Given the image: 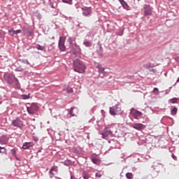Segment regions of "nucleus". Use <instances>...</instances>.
Wrapping results in <instances>:
<instances>
[{"label":"nucleus","mask_w":179,"mask_h":179,"mask_svg":"<svg viewBox=\"0 0 179 179\" xmlns=\"http://www.w3.org/2000/svg\"><path fill=\"white\" fill-rule=\"evenodd\" d=\"M73 68L75 72H78V73H85L86 71L85 63L78 59L73 60Z\"/></svg>","instance_id":"obj_1"},{"label":"nucleus","mask_w":179,"mask_h":179,"mask_svg":"<svg viewBox=\"0 0 179 179\" xmlns=\"http://www.w3.org/2000/svg\"><path fill=\"white\" fill-rule=\"evenodd\" d=\"M113 132H114V125L106 127L103 129V132L101 134L103 139L113 138Z\"/></svg>","instance_id":"obj_2"},{"label":"nucleus","mask_w":179,"mask_h":179,"mask_svg":"<svg viewBox=\"0 0 179 179\" xmlns=\"http://www.w3.org/2000/svg\"><path fill=\"white\" fill-rule=\"evenodd\" d=\"M3 78L8 85H10V86H12L13 85V83H15L16 77L15 76V75L13 74L5 73L3 75Z\"/></svg>","instance_id":"obj_3"},{"label":"nucleus","mask_w":179,"mask_h":179,"mask_svg":"<svg viewBox=\"0 0 179 179\" xmlns=\"http://www.w3.org/2000/svg\"><path fill=\"white\" fill-rule=\"evenodd\" d=\"M109 113L110 115H118L121 114V107L120 105H115L109 108Z\"/></svg>","instance_id":"obj_4"},{"label":"nucleus","mask_w":179,"mask_h":179,"mask_svg":"<svg viewBox=\"0 0 179 179\" xmlns=\"http://www.w3.org/2000/svg\"><path fill=\"white\" fill-rule=\"evenodd\" d=\"M94 65L96 68H97L100 78H104L106 76V71H104V68L101 66V64L99 62H94Z\"/></svg>","instance_id":"obj_5"},{"label":"nucleus","mask_w":179,"mask_h":179,"mask_svg":"<svg viewBox=\"0 0 179 179\" xmlns=\"http://www.w3.org/2000/svg\"><path fill=\"white\" fill-rule=\"evenodd\" d=\"M27 110L28 114H30V115H33L36 114V111H38V106L36 105L35 103H31L30 106H27Z\"/></svg>","instance_id":"obj_6"},{"label":"nucleus","mask_w":179,"mask_h":179,"mask_svg":"<svg viewBox=\"0 0 179 179\" xmlns=\"http://www.w3.org/2000/svg\"><path fill=\"white\" fill-rule=\"evenodd\" d=\"M12 125L13 127H16L17 128H20V129H22L23 127H24V124H23V121H22V120L19 117H16L15 120H13Z\"/></svg>","instance_id":"obj_7"},{"label":"nucleus","mask_w":179,"mask_h":179,"mask_svg":"<svg viewBox=\"0 0 179 179\" xmlns=\"http://www.w3.org/2000/svg\"><path fill=\"white\" fill-rule=\"evenodd\" d=\"M130 113L134 118H136V120H138V118H139V117H142V115H143L142 112H141L134 108H132L131 109Z\"/></svg>","instance_id":"obj_8"},{"label":"nucleus","mask_w":179,"mask_h":179,"mask_svg":"<svg viewBox=\"0 0 179 179\" xmlns=\"http://www.w3.org/2000/svg\"><path fill=\"white\" fill-rule=\"evenodd\" d=\"M58 47L60 51H65L66 50V47H65V39H62V37H59Z\"/></svg>","instance_id":"obj_9"},{"label":"nucleus","mask_w":179,"mask_h":179,"mask_svg":"<svg viewBox=\"0 0 179 179\" xmlns=\"http://www.w3.org/2000/svg\"><path fill=\"white\" fill-rule=\"evenodd\" d=\"M22 31H23V34H25V36H33V30L29 27H27V26L23 27Z\"/></svg>","instance_id":"obj_10"},{"label":"nucleus","mask_w":179,"mask_h":179,"mask_svg":"<svg viewBox=\"0 0 179 179\" xmlns=\"http://www.w3.org/2000/svg\"><path fill=\"white\" fill-rule=\"evenodd\" d=\"M131 127L134 129H137V131H142L146 128V126L142 123H134Z\"/></svg>","instance_id":"obj_11"},{"label":"nucleus","mask_w":179,"mask_h":179,"mask_svg":"<svg viewBox=\"0 0 179 179\" xmlns=\"http://www.w3.org/2000/svg\"><path fill=\"white\" fill-rule=\"evenodd\" d=\"M83 16H91L92 15V8L91 7H84L82 8Z\"/></svg>","instance_id":"obj_12"},{"label":"nucleus","mask_w":179,"mask_h":179,"mask_svg":"<svg viewBox=\"0 0 179 179\" xmlns=\"http://www.w3.org/2000/svg\"><path fill=\"white\" fill-rule=\"evenodd\" d=\"M89 37H90V36L87 35L85 36V38L83 41V45H85V47H87V48L92 47V41L87 40V38H89Z\"/></svg>","instance_id":"obj_13"},{"label":"nucleus","mask_w":179,"mask_h":179,"mask_svg":"<svg viewBox=\"0 0 179 179\" xmlns=\"http://www.w3.org/2000/svg\"><path fill=\"white\" fill-rule=\"evenodd\" d=\"M145 15H151L152 14V10H150V6L148 4H145L143 6Z\"/></svg>","instance_id":"obj_14"},{"label":"nucleus","mask_w":179,"mask_h":179,"mask_svg":"<svg viewBox=\"0 0 179 179\" xmlns=\"http://www.w3.org/2000/svg\"><path fill=\"white\" fill-rule=\"evenodd\" d=\"M33 146V143L31 142H25L23 143L22 149L24 150H26L29 149V148H31Z\"/></svg>","instance_id":"obj_15"},{"label":"nucleus","mask_w":179,"mask_h":179,"mask_svg":"<svg viewBox=\"0 0 179 179\" xmlns=\"http://www.w3.org/2000/svg\"><path fill=\"white\" fill-rule=\"evenodd\" d=\"M10 154L12 156H14L15 157V160H17V162H20V159L16 156V153H17V148H13L10 150Z\"/></svg>","instance_id":"obj_16"},{"label":"nucleus","mask_w":179,"mask_h":179,"mask_svg":"<svg viewBox=\"0 0 179 179\" xmlns=\"http://www.w3.org/2000/svg\"><path fill=\"white\" fill-rule=\"evenodd\" d=\"M20 33H22L21 29H17L16 31L13 29L8 30V34H10V36H12L13 37L15 36V34H19Z\"/></svg>","instance_id":"obj_17"},{"label":"nucleus","mask_w":179,"mask_h":179,"mask_svg":"<svg viewBox=\"0 0 179 179\" xmlns=\"http://www.w3.org/2000/svg\"><path fill=\"white\" fill-rule=\"evenodd\" d=\"M36 50H38V51H43L45 52V46H42L40 44H37L36 46L34 47Z\"/></svg>","instance_id":"obj_18"},{"label":"nucleus","mask_w":179,"mask_h":179,"mask_svg":"<svg viewBox=\"0 0 179 179\" xmlns=\"http://www.w3.org/2000/svg\"><path fill=\"white\" fill-rule=\"evenodd\" d=\"M153 92L155 93V94H156V96H159V94H160V93H164V94H167V92L166 91H159V89L157 87H155L153 89Z\"/></svg>","instance_id":"obj_19"},{"label":"nucleus","mask_w":179,"mask_h":179,"mask_svg":"<svg viewBox=\"0 0 179 179\" xmlns=\"http://www.w3.org/2000/svg\"><path fill=\"white\" fill-rule=\"evenodd\" d=\"M119 2L121 3L124 9H128L129 8V6H128V3H127L124 0H119Z\"/></svg>","instance_id":"obj_20"},{"label":"nucleus","mask_w":179,"mask_h":179,"mask_svg":"<svg viewBox=\"0 0 179 179\" xmlns=\"http://www.w3.org/2000/svg\"><path fill=\"white\" fill-rule=\"evenodd\" d=\"M91 160L94 164H100V159L99 157H94L93 156L91 157Z\"/></svg>","instance_id":"obj_21"},{"label":"nucleus","mask_w":179,"mask_h":179,"mask_svg":"<svg viewBox=\"0 0 179 179\" xmlns=\"http://www.w3.org/2000/svg\"><path fill=\"white\" fill-rule=\"evenodd\" d=\"M13 85L17 89H19V87H20V83H19V79H17V78H15V80H14V83L13 86Z\"/></svg>","instance_id":"obj_22"},{"label":"nucleus","mask_w":179,"mask_h":179,"mask_svg":"<svg viewBox=\"0 0 179 179\" xmlns=\"http://www.w3.org/2000/svg\"><path fill=\"white\" fill-rule=\"evenodd\" d=\"M6 142V136L3 135L0 137V143L1 145H3Z\"/></svg>","instance_id":"obj_23"},{"label":"nucleus","mask_w":179,"mask_h":179,"mask_svg":"<svg viewBox=\"0 0 179 179\" xmlns=\"http://www.w3.org/2000/svg\"><path fill=\"white\" fill-rule=\"evenodd\" d=\"M153 66H155V64H153L152 63H148V64L144 65V67L146 68V69H149V71L150 69H152V68H153Z\"/></svg>","instance_id":"obj_24"},{"label":"nucleus","mask_w":179,"mask_h":179,"mask_svg":"<svg viewBox=\"0 0 179 179\" xmlns=\"http://www.w3.org/2000/svg\"><path fill=\"white\" fill-rule=\"evenodd\" d=\"M178 101H179V98H172V99H169V101L170 103H171L172 104H174V103L178 102Z\"/></svg>","instance_id":"obj_25"},{"label":"nucleus","mask_w":179,"mask_h":179,"mask_svg":"<svg viewBox=\"0 0 179 179\" xmlns=\"http://www.w3.org/2000/svg\"><path fill=\"white\" fill-rule=\"evenodd\" d=\"M0 153H4L5 155H8V152H6V148L5 147L0 146Z\"/></svg>","instance_id":"obj_26"},{"label":"nucleus","mask_w":179,"mask_h":179,"mask_svg":"<svg viewBox=\"0 0 179 179\" xmlns=\"http://www.w3.org/2000/svg\"><path fill=\"white\" fill-rule=\"evenodd\" d=\"M126 177L128 179H132L134 178V174H132V173H126Z\"/></svg>","instance_id":"obj_27"},{"label":"nucleus","mask_w":179,"mask_h":179,"mask_svg":"<svg viewBox=\"0 0 179 179\" xmlns=\"http://www.w3.org/2000/svg\"><path fill=\"white\" fill-rule=\"evenodd\" d=\"M22 97L23 100H29L30 99V94H22Z\"/></svg>","instance_id":"obj_28"},{"label":"nucleus","mask_w":179,"mask_h":179,"mask_svg":"<svg viewBox=\"0 0 179 179\" xmlns=\"http://www.w3.org/2000/svg\"><path fill=\"white\" fill-rule=\"evenodd\" d=\"M73 0H62V1L64 3H69V5H72V1Z\"/></svg>","instance_id":"obj_29"},{"label":"nucleus","mask_w":179,"mask_h":179,"mask_svg":"<svg viewBox=\"0 0 179 179\" xmlns=\"http://www.w3.org/2000/svg\"><path fill=\"white\" fill-rule=\"evenodd\" d=\"M103 176V174H101V172L98 171L95 173V177H96L97 178H101V176Z\"/></svg>","instance_id":"obj_30"},{"label":"nucleus","mask_w":179,"mask_h":179,"mask_svg":"<svg viewBox=\"0 0 179 179\" xmlns=\"http://www.w3.org/2000/svg\"><path fill=\"white\" fill-rule=\"evenodd\" d=\"M171 113L172 114V115H176V114H177V108H174L171 110Z\"/></svg>","instance_id":"obj_31"},{"label":"nucleus","mask_w":179,"mask_h":179,"mask_svg":"<svg viewBox=\"0 0 179 179\" xmlns=\"http://www.w3.org/2000/svg\"><path fill=\"white\" fill-rule=\"evenodd\" d=\"M73 107H71L69 111V114L71 115V117H75V113H73Z\"/></svg>","instance_id":"obj_32"},{"label":"nucleus","mask_w":179,"mask_h":179,"mask_svg":"<svg viewBox=\"0 0 179 179\" xmlns=\"http://www.w3.org/2000/svg\"><path fill=\"white\" fill-rule=\"evenodd\" d=\"M83 177L84 179H89L90 178L89 175H87V173H86L85 172L83 173Z\"/></svg>","instance_id":"obj_33"},{"label":"nucleus","mask_w":179,"mask_h":179,"mask_svg":"<svg viewBox=\"0 0 179 179\" xmlns=\"http://www.w3.org/2000/svg\"><path fill=\"white\" fill-rule=\"evenodd\" d=\"M15 72H22L23 69L22 68V66L17 67L15 69Z\"/></svg>","instance_id":"obj_34"},{"label":"nucleus","mask_w":179,"mask_h":179,"mask_svg":"<svg viewBox=\"0 0 179 179\" xmlns=\"http://www.w3.org/2000/svg\"><path fill=\"white\" fill-rule=\"evenodd\" d=\"M20 62H22V64H26L27 65H30V62H29V60H20Z\"/></svg>","instance_id":"obj_35"},{"label":"nucleus","mask_w":179,"mask_h":179,"mask_svg":"<svg viewBox=\"0 0 179 179\" xmlns=\"http://www.w3.org/2000/svg\"><path fill=\"white\" fill-rule=\"evenodd\" d=\"M67 43H69V44L71 45V44H72V43H73V41L72 40V38H69L67 39Z\"/></svg>","instance_id":"obj_36"},{"label":"nucleus","mask_w":179,"mask_h":179,"mask_svg":"<svg viewBox=\"0 0 179 179\" xmlns=\"http://www.w3.org/2000/svg\"><path fill=\"white\" fill-rule=\"evenodd\" d=\"M124 34V30L120 31L117 33V36H122Z\"/></svg>","instance_id":"obj_37"},{"label":"nucleus","mask_w":179,"mask_h":179,"mask_svg":"<svg viewBox=\"0 0 179 179\" xmlns=\"http://www.w3.org/2000/svg\"><path fill=\"white\" fill-rule=\"evenodd\" d=\"M64 166H69V162L68 161H64L62 162Z\"/></svg>","instance_id":"obj_38"},{"label":"nucleus","mask_w":179,"mask_h":179,"mask_svg":"<svg viewBox=\"0 0 179 179\" xmlns=\"http://www.w3.org/2000/svg\"><path fill=\"white\" fill-rule=\"evenodd\" d=\"M67 92H68V93H73V89H72V88L68 89V90H67Z\"/></svg>","instance_id":"obj_39"},{"label":"nucleus","mask_w":179,"mask_h":179,"mask_svg":"<svg viewBox=\"0 0 179 179\" xmlns=\"http://www.w3.org/2000/svg\"><path fill=\"white\" fill-rule=\"evenodd\" d=\"M150 72H153L154 73H156V72H157V71L155 69H150Z\"/></svg>","instance_id":"obj_40"},{"label":"nucleus","mask_w":179,"mask_h":179,"mask_svg":"<svg viewBox=\"0 0 179 179\" xmlns=\"http://www.w3.org/2000/svg\"><path fill=\"white\" fill-rule=\"evenodd\" d=\"M172 159H173V160H177V156H176L174 154H172Z\"/></svg>","instance_id":"obj_41"},{"label":"nucleus","mask_w":179,"mask_h":179,"mask_svg":"<svg viewBox=\"0 0 179 179\" xmlns=\"http://www.w3.org/2000/svg\"><path fill=\"white\" fill-rule=\"evenodd\" d=\"M37 17H38V19H41V14L38 13Z\"/></svg>","instance_id":"obj_42"},{"label":"nucleus","mask_w":179,"mask_h":179,"mask_svg":"<svg viewBox=\"0 0 179 179\" xmlns=\"http://www.w3.org/2000/svg\"><path fill=\"white\" fill-rule=\"evenodd\" d=\"M176 61L177 62H178V64H179V57H177L176 58Z\"/></svg>","instance_id":"obj_43"},{"label":"nucleus","mask_w":179,"mask_h":179,"mask_svg":"<svg viewBox=\"0 0 179 179\" xmlns=\"http://www.w3.org/2000/svg\"><path fill=\"white\" fill-rule=\"evenodd\" d=\"M50 8H55V7H54V4H52V3H50Z\"/></svg>","instance_id":"obj_44"},{"label":"nucleus","mask_w":179,"mask_h":179,"mask_svg":"<svg viewBox=\"0 0 179 179\" xmlns=\"http://www.w3.org/2000/svg\"><path fill=\"white\" fill-rule=\"evenodd\" d=\"M77 52H80V48L78 47V51Z\"/></svg>","instance_id":"obj_45"},{"label":"nucleus","mask_w":179,"mask_h":179,"mask_svg":"<svg viewBox=\"0 0 179 179\" xmlns=\"http://www.w3.org/2000/svg\"><path fill=\"white\" fill-rule=\"evenodd\" d=\"M71 179H77L75 176H71Z\"/></svg>","instance_id":"obj_46"},{"label":"nucleus","mask_w":179,"mask_h":179,"mask_svg":"<svg viewBox=\"0 0 179 179\" xmlns=\"http://www.w3.org/2000/svg\"><path fill=\"white\" fill-rule=\"evenodd\" d=\"M35 142H37L38 141V138H34Z\"/></svg>","instance_id":"obj_47"},{"label":"nucleus","mask_w":179,"mask_h":179,"mask_svg":"<svg viewBox=\"0 0 179 179\" xmlns=\"http://www.w3.org/2000/svg\"><path fill=\"white\" fill-rule=\"evenodd\" d=\"M52 40H55V36H52Z\"/></svg>","instance_id":"obj_48"},{"label":"nucleus","mask_w":179,"mask_h":179,"mask_svg":"<svg viewBox=\"0 0 179 179\" xmlns=\"http://www.w3.org/2000/svg\"><path fill=\"white\" fill-rule=\"evenodd\" d=\"M99 121H96L97 125L100 126V124H99Z\"/></svg>","instance_id":"obj_49"},{"label":"nucleus","mask_w":179,"mask_h":179,"mask_svg":"<svg viewBox=\"0 0 179 179\" xmlns=\"http://www.w3.org/2000/svg\"><path fill=\"white\" fill-rule=\"evenodd\" d=\"M66 19H68V17H66V15H63Z\"/></svg>","instance_id":"obj_50"},{"label":"nucleus","mask_w":179,"mask_h":179,"mask_svg":"<svg viewBox=\"0 0 179 179\" xmlns=\"http://www.w3.org/2000/svg\"><path fill=\"white\" fill-rule=\"evenodd\" d=\"M51 171H52V169H50V171H49V173H51Z\"/></svg>","instance_id":"obj_51"},{"label":"nucleus","mask_w":179,"mask_h":179,"mask_svg":"<svg viewBox=\"0 0 179 179\" xmlns=\"http://www.w3.org/2000/svg\"><path fill=\"white\" fill-rule=\"evenodd\" d=\"M138 1H141V0H138Z\"/></svg>","instance_id":"obj_52"}]
</instances>
